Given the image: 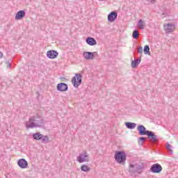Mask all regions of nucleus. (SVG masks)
Masks as SVG:
<instances>
[{
	"label": "nucleus",
	"mask_w": 178,
	"mask_h": 178,
	"mask_svg": "<svg viewBox=\"0 0 178 178\" xmlns=\"http://www.w3.org/2000/svg\"><path fill=\"white\" fill-rule=\"evenodd\" d=\"M82 79H83V75L81 74H75V76L72 77V83L73 84L74 87L75 88H77L80 84L82 83Z\"/></svg>",
	"instance_id": "7ed1b4c3"
},
{
	"label": "nucleus",
	"mask_w": 178,
	"mask_h": 178,
	"mask_svg": "<svg viewBox=\"0 0 178 178\" xmlns=\"http://www.w3.org/2000/svg\"><path fill=\"white\" fill-rule=\"evenodd\" d=\"M49 141V137L48 136H44L42 138V143H48Z\"/></svg>",
	"instance_id": "a878e982"
},
{
	"label": "nucleus",
	"mask_w": 178,
	"mask_h": 178,
	"mask_svg": "<svg viewBox=\"0 0 178 178\" xmlns=\"http://www.w3.org/2000/svg\"><path fill=\"white\" fill-rule=\"evenodd\" d=\"M175 29H176V26L173 24H167L166 25H164L165 33H173Z\"/></svg>",
	"instance_id": "4468645a"
},
{
	"label": "nucleus",
	"mask_w": 178,
	"mask_h": 178,
	"mask_svg": "<svg viewBox=\"0 0 178 178\" xmlns=\"http://www.w3.org/2000/svg\"><path fill=\"white\" fill-rule=\"evenodd\" d=\"M107 19L110 23H113L118 19V13L116 11H112L108 14Z\"/></svg>",
	"instance_id": "9d476101"
},
{
	"label": "nucleus",
	"mask_w": 178,
	"mask_h": 178,
	"mask_svg": "<svg viewBox=\"0 0 178 178\" xmlns=\"http://www.w3.org/2000/svg\"><path fill=\"white\" fill-rule=\"evenodd\" d=\"M147 138L144 137V136H141L140 138H138V144H140V145H143V143H144V141H146Z\"/></svg>",
	"instance_id": "393cba45"
},
{
	"label": "nucleus",
	"mask_w": 178,
	"mask_h": 178,
	"mask_svg": "<svg viewBox=\"0 0 178 178\" xmlns=\"http://www.w3.org/2000/svg\"><path fill=\"white\" fill-rule=\"evenodd\" d=\"M150 171L152 173H160L162 172V165L159 163L153 164L150 168Z\"/></svg>",
	"instance_id": "0eeeda50"
},
{
	"label": "nucleus",
	"mask_w": 178,
	"mask_h": 178,
	"mask_svg": "<svg viewBox=\"0 0 178 178\" xmlns=\"http://www.w3.org/2000/svg\"><path fill=\"white\" fill-rule=\"evenodd\" d=\"M143 52L145 55H151V52L149 51V46L145 45L143 49Z\"/></svg>",
	"instance_id": "5701e85b"
},
{
	"label": "nucleus",
	"mask_w": 178,
	"mask_h": 178,
	"mask_svg": "<svg viewBox=\"0 0 178 178\" xmlns=\"http://www.w3.org/2000/svg\"><path fill=\"white\" fill-rule=\"evenodd\" d=\"M6 63H8V66H7V67H12V65L10 64V63H9V62H6Z\"/></svg>",
	"instance_id": "c85d7f7f"
},
{
	"label": "nucleus",
	"mask_w": 178,
	"mask_h": 178,
	"mask_svg": "<svg viewBox=\"0 0 178 178\" xmlns=\"http://www.w3.org/2000/svg\"><path fill=\"white\" fill-rule=\"evenodd\" d=\"M81 170L82 172H90L91 170V168H90V167H88V165H83L81 167Z\"/></svg>",
	"instance_id": "4be33fe9"
},
{
	"label": "nucleus",
	"mask_w": 178,
	"mask_h": 178,
	"mask_svg": "<svg viewBox=\"0 0 178 178\" xmlns=\"http://www.w3.org/2000/svg\"><path fill=\"white\" fill-rule=\"evenodd\" d=\"M42 137H44V135L40 133H35L33 134V140H40L42 139Z\"/></svg>",
	"instance_id": "aec40b11"
},
{
	"label": "nucleus",
	"mask_w": 178,
	"mask_h": 178,
	"mask_svg": "<svg viewBox=\"0 0 178 178\" xmlns=\"http://www.w3.org/2000/svg\"><path fill=\"white\" fill-rule=\"evenodd\" d=\"M139 35H140V34L138 33V30H134L133 31L132 37H133V38H134V40H137V38H138Z\"/></svg>",
	"instance_id": "b1692460"
},
{
	"label": "nucleus",
	"mask_w": 178,
	"mask_h": 178,
	"mask_svg": "<svg viewBox=\"0 0 178 178\" xmlns=\"http://www.w3.org/2000/svg\"><path fill=\"white\" fill-rule=\"evenodd\" d=\"M143 47H139L138 52L140 54V56L141 55H143Z\"/></svg>",
	"instance_id": "cd10ccee"
},
{
	"label": "nucleus",
	"mask_w": 178,
	"mask_h": 178,
	"mask_svg": "<svg viewBox=\"0 0 178 178\" xmlns=\"http://www.w3.org/2000/svg\"><path fill=\"white\" fill-rule=\"evenodd\" d=\"M17 165L21 169H26L29 167V163L24 159H19Z\"/></svg>",
	"instance_id": "ddd939ff"
},
{
	"label": "nucleus",
	"mask_w": 178,
	"mask_h": 178,
	"mask_svg": "<svg viewBox=\"0 0 178 178\" xmlns=\"http://www.w3.org/2000/svg\"><path fill=\"white\" fill-rule=\"evenodd\" d=\"M140 63H141V57H140L138 60H132L131 67H133V69H136V67H137V66H138Z\"/></svg>",
	"instance_id": "a211bd4d"
},
{
	"label": "nucleus",
	"mask_w": 178,
	"mask_h": 178,
	"mask_svg": "<svg viewBox=\"0 0 178 178\" xmlns=\"http://www.w3.org/2000/svg\"><path fill=\"white\" fill-rule=\"evenodd\" d=\"M58 55H59V53H58L56 50H49L47 52V56L49 59H56V58H58Z\"/></svg>",
	"instance_id": "9b49d317"
},
{
	"label": "nucleus",
	"mask_w": 178,
	"mask_h": 178,
	"mask_svg": "<svg viewBox=\"0 0 178 178\" xmlns=\"http://www.w3.org/2000/svg\"><path fill=\"white\" fill-rule=\"evenodd\" d=\"M3 57V54L0 51V59Z\"/></svg>",
	"instance_id": "c756f323"
},
{
	"label": "nucleus",
	"mask_w": 178,
	"mask_h": 178,
	"mask_svg": "<svg viewBox=\"0 0 178 178\" xmlns=\"http://www.w3.org/2000/svg\"><path fill=\"white\" fill-rule=\"evenodd\" d=\"M138 27L140 29V30H144V29H145V22L143 21V19H139Z\"/></svg>",
	"instance_id": "412c9836"
},
{
	"label": "nucleus",
	"mask_w": 178,
	"mask_h": 178,
	"mask_svg": "<svg viewBox=\"0 0 178 178\" xmlns=\"http://www.w3.org/2000/svg\"><path fill=\"white\" fill-rule=\"evenodd\" d=\"M137 130L138 131V134L140 136H147L148 134L149 130H147V128L144 127V125H138L137 127Z\"/></svg>",
	"instance_id": "6e6552de"
},
{
	"label": "nucleus",
	"mask_w": 178,
	"mask_h": 178,
	"mask_svg": "<svg viewBox=\"0 0 178 178\" xmlns=\"http://www.w3.org/2000/svg\"><path fill=\"white\" fill-rule=\"evenodd\" d=\"M146 136L152 144L154 145L159 144V139H158V136H156L155 133H154L152 131H149Z\"/></svg>",
	"instance_id": "20e7f679"
},
{
	"label": "nucleus",
	"mask_w": 178,
	"mask_h": 178,
	"mask_svg": "<svg viewBox=\"0 0 178 178\" xmlns=\"http://www.w3.org/2000/svg\"><path fill=\"white\" fill-rule=\"evenodd\" d=\"M125 126L127 129H129L130 130H133V129H136V126H137V124L134 122H125Z\"/></svg>",
	"instance_id": "6ab92c4d"
},
{
	"label": "nucleus",
	"mask_w": 178,
	"mask_h": 178,
	"mask_svg": "<svg viewBox=\"0 0 178 178\" xmlns=\"http://www.w3.org/2000/svg\"><path fill=\"white\" fill-rule=\"evenodd\" d=\"M33 122H35V124H38L37 127H41L42 123H44V120L33 117Z\"/></svg>",
	"instance_id": "f3484780"
},
{
	"label": "nucleus",
	"mask_w": 178,
	"mask_h": 178,
	"mask_svg": "<svg viewBox=\"0 0 178 178\" xmlns=\"http://www.w3.org/2000/svg\"><path fill=\"white\" fill-rule=\"evenodd\" d=\"M86 43L88 45H90V47H92L94 45H97V40L94 38L88 37L86 39Z\"/></svg>",
	"instance_id": "dca6fc26"
},
{
	"label": "nucleus",
	"mask_w": 178,
	"mask_h": 178,
	"mask_svg": "<svg viewBox=\"0 0 178 178\" xmlns=\"http://www.w3.org/2000/svg\"><path fill=\"white\" fill-rule=\"evenodd\" d=\"M127 158V155L124 151H117L114 155L115 161L120 165H124Z\"/></svg>",
	"instance_id": "f03ea898"
},
{
	"label": "nucleus",
	"mask_w": 178,
	"mask_h": 178,
	"mask_svg": "<svg viewBox=\"0 0 178 178\" xmlns=\"http://www.w3.org/2000/svg\"><path fill=\"white\" fill-rule=\"evenodd\" d=\"M145 165L144 163H130L129 166V172L131 176H134L136 175H141L144 172Z\"/></svg>",
	"instance_id": "f257e3e1"
},
{
	"label": "nucleus",
	"mask_w": 178,
	"mask_h": 178,
	"mask_svg": "<svg viewBox=\"0 0 178 178\" xmlns=\"http://www.w3.org/2000/svg\"><path fill=\"white\" fill-rule=\"evenodd\" d=\"M26 16V11L21 10L15 15V20H22Z\"/></svg>",
	"instance_id": "2eb2a0df"
},
{
	"label": "nucleus",
	"mask_w": 178,
	"mask_h": 178,
	"mask_svg": "<svg viewBox=\"0 0 178 178\" xmlns=\"http://www.w3.org/2000/svg\"><path fill=\"white\" fill-rule=\"evenodd\" d=\"M167 149L169 151L170 154H173V150H172V145L169 143H167Z\"/></svg>",
	"instance_id": "bb28decb"
},
{
	"label": "nucleus",
	"mask_w": 178,
	"mask_h": 178,
	"mask_svg": "<svg viewBox=\"0 0 178 178\" xmlns=\"http://www.w3.org/2000/svg\"><path fill=\"white\" fill-rule=\"evenodd\" d=\"M99 1H105V0H99Z\"/></svg>",
	"instance_id": "473e14b6"
},
{
	"label": "nucleus",
	"mask_w": 178,
	"mask_h": 178,
	"mask_svg": "<svg viewBox=\"0 0 178 178\" xmlns=\"http://www.w3.org/2000/svg\"><path fill=\"white\" fill-rule=\"evenodd\" d=\"M61 79H63L64 80H66V78H65V77H62Z\"/></svg>",
	"instance_id": "2f4dec72"
},
{
	"label": "nucleus",
	"mask_w": 178,
	"mask_h": 178,
	"mask_svg": "<svg viewBox=\"0 0 178 178\" xmlns=\"http://www.w3.org/2000/svg\"><path fill=\"white\" fill-rule=\"evenodd\" d=\"M67 90H69V86L67 83H60L57 85V90L60 91V92L67 91Z\"/></svg>",
	"instance_id": "f8f14e48"
},
{
	"label": "nucleus",
	"mask_w": 178,
	"mask_h": 178,
	"mask_svg": "<svg viewBox=\"0 0 178 178\" xmlns=\"http://www.w3.org/2000/svg\"><path fill=\"white\" fill-rule=\"evenodd\" d=\"M147 1H148V2H152V3L155 2V0H147Z\"/></svg>",
	"instance_id": "7c9ffc66"
},
{
	"label": "nucleus",
	"mask_w": 178,
	"mask_h": 178,
	"mask_svg": "<svg viewBox=\"0 0 178 178\" xmlns=\"http://www.w3.org/2000/svg\"><path fill=\"white\" fill-rule=\"evenodd\" d=\"M38 126V124H35V122H34V117H31L29 118V122L26 123V129H34V127H37Z\"/></svg>",
	"instance_id": "1a4fd4ad"
},
{
	"label": "nucleus",
	"mask_w": 178,
	"mask_h": 178,
	"mask_svg": "<svg viewBox=\"0 0 178 178\" xmlns=\"http://www.w3.org/2000/svg\"><path fill=\"white\" fill-rule=\"evenodd\" d=\"M95 55L98 56V51L91 52V51H84L83 53V56L86 60H92L95 58Z\"/></svg>",
	"instance_id": "39448f33"
},
{
	"label": "nucleus",
	"mask_w": 178,
	"mask_h": 178,
	"mask_svg": "<svg viewBox=\"0 0 178 178\" xmlns=\"http://www.w3.org/2000/svg\"><path fill=\"white\" fill-rule=\"evenodd\" d=\"M77 161L79 163H83V162H90L88 153H87L86 151H84L83 153L80 154L77 157Z\"/></svg>",
	"instance_id": "423d86ee"
}]
</instances>
